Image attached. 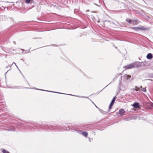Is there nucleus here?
I'll return each mask as SVG.
<instances>
[{
  "instance_id": "f257e3e1",
  "label": "nucleus",
  "mask_w": 153,
  "mask_h": 153,
  "mask_svg": "<svg viewBox=\"0 0 153 153\" xmlns=\"http://www.w3.org/2000/svg\"><path fill=\"white\" fill-rule=\"evenodd\" d=\"M137 63L136 62L131 63L130 64L127 65L124 67V68L130 69L136 67H138Z\"/></svg>"
},
{
  "instance_id": "f03ea898",
  "label": "nucleus",
  "mask_w": 153,
  "mask_h": 153,
  "mask_svg": "<svg viewBox=\"0 0 153 153\" xmlns=\"http://www.w3.org/2000/svg\"><path fill=\"white\" fill-rule=\"evenodd\" d=\"M83 136L86 138H87L88 140L90 142H91V140H93V138L92 137H91L90 136L88 135L89 134H82Z\"/></svg>"
},
{
  "instance_id": "7ed1b4c3",
  "label": "nucleus",
  "mask_w": 153,
  "mask_h": 153,
  "mask_svg": "<svg viewBox=\"0 0 153 153\" xmlns=\"http://www.w3.org/2000/svg\"><path fill=\"white\" fill-rule=\"evenodd\" d=\"M137 63V65L138 67H139L140 66H145L146 65V62H136Z\"/></svg>"
},
{
  "instance_id": "20e7f679",
  "label": "nucleus",
  "mask_w": 153,
  "mask_h": 153,
  "mask_svg": "<svg viewBox=\"0 0 153 153\" xmlns=\"http://www.w3.org/2000/svg\"><path fill=\"white\" fill-rule=\"evenodd\" d=\"M119 112L120 116H122L124 114L125 111L123 109H120L119 110Z\"/></svg>"
},
{
  "instance_id": "39448f33",
  "label": "nucleus",
  "mask_w": 153,
  "mask_h": 153,
  "mask_svg": "<svg viewBox=\"0 0 153 153\" xmlns=\"http://www.w3.org/2000/svg\"><path fill=\"white\" fill-rule=\"evenodd\" d=\"M139 21L137 19L132 20V24L136 25L139 23Z\"/></svg>"
},
{
  "instance_id": "423d86ee",
  "label": "nucleus",
  "mask_w": 153,
  "mask_h": 153,
  "mask_svg": "<svg viewBox=\"0 0 153 153\" xmlns=\"http://www.w3.org/2000/svg\"><path fill=\"white\" fill-rule=\"evenodd\" d=\"M152 55L151 53H149L146 56L147 58L148 59H152Z\"/></svg>"
},
{
  "instance_id": "0eeeda50",
  "label": "nucleus",
  "mask_w": 153,
  "mask_h": 153,
  "mask_svg": "<svg viewBox=\"0 0 153 153\" xmlns=\"http://www.w3.org/2000/svg\"><path fill=\"white\" fill-rule=\"evenodd\" d=\"M77 133L80 134H88V133L86 131H82L80 130L78 131Z\"/></svg>"
},
{
  "instance_id": "6e6552de",
  "label": "nucleus",
  "mask_w": 153,
  "mask_h": 153,
  "mask_svg": "<svg viewBox=\"0 0 153 153\" xmlns=\"http://www.w3.org/2000/svg\"><path fill=\"white\" fill-rule=\"evenodd\" d=\"M139 104L138 103H134L133 104V106L135 108H137L139 107Z\"/></svg>"
},
{
  "instance_id": "1a4fd4ad",
  "label": "nucleus",
  "mask_w": 153,
  "mask_h": 153,
  "mask_svg": "<svg viewBox=\"0 0 153 153\" xmlns=\"http://www.w3.org/2000/svg\"><path fill=\"white\" fill-rule=\"evenodd\" d=\"M140 89L144 92H146V88H143L142 86H140Z\"/></svg>"
},
{
  "instance_id": "9d476101",
  "label": "nucleus",
  "mask_w": 153,
  "mask_h": 153,
  "mask_svg": "<svg viewBox=\"0 0 153 153\" xmlns=\"http://www.w3.org/2000/svg\"><path fill=\"white\" fill-rule=\"evenodd\" d=\"M126 21L129 23L131 24L132 22V20L129 19H127L126 20Z\"/></svg>"
},
{
  "instance_id": "9b49d317",
  "label": "nucleus",
  "mask_w": 153,
  "mask_h": 153,
  "mask_svg": "<svg viewBox=\"0 0 153 153\" xmlns=\"http://www.w3.org/2000/svg\"><path fill=\"white\" fill-rule=\"evenodd\" d=\"M115 99H116V97H114L113 98V99L112 100L111 102L110 103L111 104H112L113 105V104L115 101Z\"/></svg>"
},
{
  "instance_id": "f8f14e48",
  "label": "nucleus",
  "mask_w": 153,
  "mask_h": 153,
  "mask_svg": "<svg viewBox=\"0 0 153 153\" xmlns=\"http://www.w3.org/2000/svg\"><path fill=\"white\" fill-rule=\"evenodd\" d=\"M139 30H145L147 29L146 28L144 27H139Z\"/></svg>"
},
{
  "instance_id": "ddd939ff",
  "label": "nucleus",
  "mask_w": 153,
  "mask_h": 153,
  "mask_svg": "<svg viewBox=\"0 0 153 153\" xmlns=\"http://www.w3.org/2000/svg\"><path fill=\"white\" fill-rule=\"evenodd\" d=\"M140 88H138L137 86H135V90L136 91H138L140 90Z\"/></svg>"
},
{
  "instance_id": "4468645a",
  "label": "nucleus",
  "mask_w": 153,
  "mask_h": 153,
  "mask_svg": "<svg viewBox=\"0 0 153 153\" xmlns=\"http://www.w3.org/2000/svg\"><path fill=\"white\" fill-rule=\"evenodd\" d=\"M139 27H133L132 28L133 29H135V30H139Z\"/></svg>"
},
{
  "instance_id": "2eb2a0df",
  "label": "nucleus",
  "mask_w": 153,
  "mask_h": 153,
  "mask_svg": "<svg viewBox=\"0 0 153 153\" xmlns=\"http://www.w3.org/2000/svg\"><path fill=\"white\" fill-rule=\"evenodd\" d=\"M113 105L111 104V103L110 104V105L109 106V109H111V108L113 106Z\"/></svg>"
},
{
  "instance_id": "dca6fc26",
  "label": "nucleus",
  "mask_w": 153,
  "mask_h": 153,
  "mask_svg": "<svg viewBox=\"0 0 153 153\" xmlns=\"http://www.w3.org/2000/svg\"><path fill=\"white\" fill-rule=\"evenodd\" d=\"M125 76H126L127 77V79H128L130 78V77H131V76L129 75H125Z\"/></svg>"
},
{
  "instance_id": "f3484780",
  "label": "nucleus",
  "mask_w": 153,
  "mask_h": 153,
  "mask_svg": "<svg viewBox=\"0 0 153 153\" xmlns=\"http://www.w3.org/2000/svg\"><path fill=\"white\" fill-rule=\"evenodd\" d=\"M8 130L9 131H14V128H13V129H11Z\"/></svg>"
},
{
  "instance_id": "a211bd4d",
  "label": "nucleus",
  "mask_w": 153,
  "mask_h": 153,
  "mask_svg": "<svg viewBox=\"0 0 153 153\" xmlns=\"http://www.w3.org/2000/svg\"><path fill=\"white\" fill-rule=\"evenodd\" d=\"M56 127V126H51V127L52 128H53L54 127Z\"/></svg>"
},
{
  "instance_id": "6ab92c4d",
  "label": "nucleus",
  "mask_w": 153,
  "mask_h": 153,
  "mask_svg": "<svg viewBox=\"0 0 153 153\" xmlns=\"http://www.w3.org/2000/svg\"><path fill=\"white\" fill-rule=\"evenodd\" d=\"M13 64H15V65L17 66V65H16V63H15L14 62H13V64H12V65H13Z\"/></svg>"
},
{
  "instance_id": "aec40b11",
  "label": "nucleus",
  "mask_w": 153,
  "mask_h": 153,
  "mask_svg": "<svg viewBox=\"0 0 153 153\" xmlns=\"http://www.w3.org/2000/svg\"><path fill=\"white\" fill-rule=\"evenodd\" d=\"M39 90H42V91H44V90H42V89H39Z\"/></svg>"
},
{
  "instance_id": "412c9836",
  "label": "nucleus",
  "mask_w": 153,
  "mask_h": 153,
  "mask_svg": "<svg viewBox=\"0 0 153 153\" xmlns=\"http://www.w3.org/2000/svg\"><path fill=\"white\" fill-rule=\"evenodd\" d=\"M14 42L15 43H15V42Z\"/></svg>"
}]
</instances>
